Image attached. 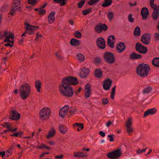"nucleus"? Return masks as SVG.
<instances>
[{"label": "nucleus", "mask_w": 159, "mask_h": 159, "mask_svg": "<svg viewBox=\"0 0 159 159\" xmlns=\"http://www.w3.org/2000/svg\"><path fill=\"white\" fill-rule=\"evenodd\" d=\"M91 9L89 8L83 11V14L84 15H86L91 11Z\"/></svg>", "instance_id": "5fc2aeb1"}, {"label": "nucleus", "mask_w": 159, "mask_h": 159, "mask_svg": "<svg viewBox=\"0 0 159 159\" xmlns=\"http://www.w3.org/2000/svg\"><path fill=\"white\" fill-rule=\"evenodd\" d=\"M147 148H145L141 150L140 149H139L136 151V153L138 154H139L141 153H142L143 152H144L146 151Z\"/></svg>", "instance_id": "4d7b16f0"}, {"label": "nucleus", "mask_w": 159, "mask_h": 159, "mask_svg": "<svg viewBox=\"0 0 159 159\" xmlns=\"http://www.w3.org/2000/svg\"><path fill=\"white\" fill-rule=\"evenodd\" d=\"M77 109L76 108H74L73 109H70L69 110V112L71 116H73L75 113L77 111Z\"/></svg>", "instance_id": "49530a36"}, {"label": "nucleus", "mask_w": 159, "mask_h": 159, "mask_svg": "<svg viewBox=\"0 0 159 159\" xmlns=\"http://www.w3.org/2000/svg\"><path fill=\"white\" fill-rule=\"evenodd\" d=\"M73 126H76L77 127H79L81 129H82L84 127V125L82 123H75L74 124H73Z\"/></svg>", "instance_id": "de8ad7c7"}, {"label": "nucleus", "mask_w": 159, "mask_h": 159, "mask_svg": "<svg viewBox=\"0 0 159 159\" xmlns=\"http://www.w3.org/2000/svg\"><path fill=\"white\" fill-rule=\"evenodd\" d=\"M153 66L155 67H159V57H155L152 61Z\"/></svg>", "instance_id": "c756f323"}, {"label": "nucleus", "mask_w": 159, "mask_h": 159, "mask_svg": "<svg viewBox=\"0 0 159 159\" xmlns=\"http://www.w3.org/2000/svg\"><path fill=\"white\" fill-rule=\"evenodd\" d=\"M31 91V87L30 84L26 83H25L20 86L19 90L20 96L24 100L29 97Z\"/></svg>", "instance_id": "f257e3e1"}, {"label": "nucleus", "mask_w": 159, "mask_h": 159, "mask_svg": "<svg viewBox=\"0 0 159 159\" xmlns=\"http://www.w3.org/2000/svg\"><path fill=\"white\" fill-rule=\"evenodd\" d=\"M60 91L64 96L68 97L72 96L73 95L72 87L61 83L60 85Z\"/></svg>", "instance_id": "7ed1b4c3"}, {"label": "nucleus", "mask_w": 159, "mask_h": 159, "mask_svg": "<svg viewBox=\"0 0 159 159\" xmlns=\"http://www.w3.org/2000/svg\"><path fill=\"white\" fill-rule=\"evenodd\" d=\"M5 155V152L4 151L2 152L0 151V156H1L2 158H5L4 156Z\"/></svg>", "instance_id": "e2e57ef3"}, {"label": "nucleus", "mask_w": 159, "mask_h": 159, "mask_svg": "<svg viewBox=\"0 0 159 159\" xmlns=\"http://www.w3.org/2000/svg\"><path fill=\"white\" fill-rule=\"evenodd\" d=\"M20 114L16 110H13L12 111V116L10 119L14 120H17L20 117Z\"/></svg>", "instance_id": "f3484780"}, {"label": "nucleus", "mask_w": 159, "mask_h": 159, "mask_svg": "<svg viewBox=\"0 0 159 159\" xmlns=\"http://www.w3.org/2000/svg\"><path fill=\"white\" fill-rule=\"evenodd\" d=\"M17 129L16 128L12 129L10 128H9L8 129V130L9 132H14V131H15L16 130H17Z\"/></svg>", "instance_id": "680f3d73"}, {"label": "nucleus", "mask_w": 159, "mask_h": 159, "mask_svg": "<svg viewBox=\"0 0 159 159\" xmlns=\"http://www.w3.org/2000/svg\"><path fill=\"white\" fill-rule=\"evenodd\" d=\"M61 83L68 86H70V85H76L78 84V81L76 77L68 76L62 79Z\"/></svg>", "instance_id": "20e7f679"}, {"label": "nucleus", "mask_w": 159, "mask_h": 159, "mask_svg": "<svg viewBox=\"0 0 159 159\" xmlns=\"http://www.w3.org/2000/svg\"><path fill=\"white\" fill-rule=\"evenodd\" d=\"M154 11L152 13V17L154 19L156 20L158 17L159 11L157 8L154 9Z\"/></svg>", "instance_id": "cd10ccee"}, {"label": "nucleus", "mask_w": 159, "mask_h": 159, "mask_svg": "<svg viewBox=\"0 0 159 159\" xmlns=\"http://www.w3.org/2000/svg\"><path fill=\"white\" fill-rule=\"evenodd\" d=\"M74 155L75 157H84L88 156V155L87 152L85 153L82 152H76L74 153Z\"/></svg>", "instance_id": "393cba45"}, {"label": "nucleus", "mask_w": 159, "mask_h": 159, "mask_svg": "<svg viewBox=\"0 0 159 159\" xmlns=\"http://www.w3.org/2000/svg\"><path fill=\"white\" fill-rule=\"evenodd\" d=\"M14 34L13 33H9V35L8 36H8L10 39H12L14 38Z\"/></svg>", "instance_id": "052dcab7"}, {"label": "nucleus", "mask_w": 159, "mask_h": 159, "mask_svg": "<svg viewBox=\"0 0 159 159\" xmlns=\"http://www.w3.org/2000/svg\"><path fill=\"white\" fill-rule=\"evenodd\" d=\"M102 71L100 69H96L95 70L94 75L96 77L100 78L102 77Z\"/></svg>", "instance_id": "c85d7f7f"}, {"label": "nucleus", "mask_w": 159, "mask_h": 159, "mask_svg": "<svg viewBox=\"0 0 159 159\" xmlns=\"http://www.w3.org/2000/svg\"><path fill=\"white\" fill-rule=\"evenodd\" d=\"M70 43L71 45L74 46H79L80 45V40L75 39H71Z\"/></svg>", "instance_id": "a878e982"}, {"label": "nucleus", "mask_w": 159, "mask_h": 159, "mask_svg": "<svg viewBox=\"0 0 159 159\" xmlns=\"http://www.w3.org/2000/svg\"><path fill=\"white\" fill-rule=\"evenodd\" d=\"M55 12L54 11L51 12L49 13L48 17V22L49 24H51L54 22L55 19Z\"/></svg>", "instance_id": "412c9836"}, {"label": "nucleus", "mask_w": 159, "mask_h": 159, "mask_svg": "<svg viewBox=\"0 0 159 159\" xmlns=\"http://www.w3.org/2000/svg\"><path fill=\"white\" fill-rule=\"evenodd\" d=\"M77 57L79 60L80 61H83L85 60V57L81 53L78 54L77 56Z\"/></svg>", "instance_id": "4c0bfd02"}, {"label": "nucleus", "mask_w": 159, "mask_h": 159, "mask_svg": "<svg viewBox=\"0 0 159 159\" xmlns=\"http://www.w3.org/2000/svg\"><path fill=\"white\" fill-rule=\"evenodd\" d=\"M132 14H129L128 16V21L131 23H133L134 21V19L132 17Z\"/></svg>", "instance_id": "864d4df0"}, {"label": "nucleus", "mask_w": 159, "mask_h": 159, "mask_svg": "<svg viewBox=\"0 0 159 159\" xmlns=\"http://www.w3.org/2000/svg\"><path fill=\"white\" fill-rule=\"evenodd\" d=\"M152 88L150 86L148 87L144 88L143 90V92L144 94L148 93L150 92L152 90Z\"/></svg>", "instance_id": "c9c22d12"}, {"label": "nucleus", "mask_w": 159, "mask_h": 159, "mask_svg": "<svg viewBox=\"0 0 159 159\" xmlns=\"http://www.w3.org/2000/svg\"><path fill=\"white\" fill-rule=\"evenodd\" d=\"M135 50L139 53L142 54H145L147 51L148 49L147 48L143 46L141 44L137 43L135 46Z\"/></svg>", "instance_id": "9d476101"}, {"label": "nucleus", "mask_w": 159, "mask_h": 159, "mask_svg": "<svg viewBox=\"0 0 159 159\" xmlns=\"http://www.w3.org/2000/svg\"><path fill=\"white\" fill-rule=\"evenodd\" d=\"M114 13L110 11L107 14L108 18L110 21H111L113 17Z\"/></svg>", "instance_id": "79ce46f5"}, {"label": "nucleus", "mask_w": 159, "mask_h": 159, "mask_svg": "<svg viewBox=\"0 0 159 159\" xmlns=\"http://www.w3.org/2000/svg\"><path fill=\"white\" fill-rule=\"evenodd\" d=\"M115 39V36L113 35L109 36L107 39V44L110 47L112 48H114Z\"/></svg>", "instance_id": "a211bd4d"}, {"label": "nucleus", "mask_w": 159, "mask_h": 159, "mask_svg": "<svg viewBox=\"0 0 159 159\" xmlns=\"http://www.w3.org/2000/svg\"><path fill=\"white\" fill-rule=\"evenodd\" d=\"M84 89V91L85 92V97L86 98H87L89 97L91 94L90 84H87L85 87Z\"/></svg>", "instance_id": "aec40b11"}, {"label": "nucleus", "mask_w": 159, "mask_h": 159, "mask_svg": "<svg viewBox=\"0 0 159 159\" xmlns=\"http://www.w3.org/2000/svg\"><path fill=\"white\" fill-rule=\"evenodd\" d=\"M112 83V81L110 79H107L104 81L103 85V88L105 90H109Z\"/></svg>", "instance_id": "4468645a"}, {"label": "nucleus", "mask_w": 159, "mask_h": 159, "mask_svg": "<svg viewBox=\"0 0 159 159\" xmlns=\"http://www.w3.org/2000/svg\"><path fill=\"white\" fill-rule=\"evenodd\" d=\"M95 31L98 33H101V27L100 26V23L95 26Z\"/></svg>", "instance_id": "a19ab883"}, {"label": "nucleus", "mask_w": 159, "mask_h": 159, "mask_svg": "<svg viewBox=\"0 0 159 159\" xmlns=\"http://www.w3.org/2000/svg\"><path fill=\"white\" fill-rule=\"evenodd\" d=\"M109 103V100L107 98H103L102 100V104L103 105L107 104Z\"/></svg>", "instance_id": "3c124183"}, {"label": "nucleus", "mask_w": 159, "mask_h": 159, "mask_svg": "<svg viewBox=\"0 0 159 159\" xmlns=\"http://www.w3.org/2000/svg\"><path fill=\"white\" fill-rule=\"evenodd\" d=\"M28 3L32 5L35 6L37 4V0H27Z\"/></svg>", "instance_id": "c03bdc74"}, {"label": "nucleus", "mask_w": 159, "mask_h": 159, "mask_svg": "<svg viewBox=\"0 0 159 159\" xmlns=\"http://www.w3.org/2000/svg\"><path fill=\"white\" fill-rule=\"evenodd\" d=\"M74 35L75 37L78 38H80L81 37V34L79 31H76L74 33Z\"/></svg>", "instance_id": "a18cd8bd"}, {"label": "nucleus", "mask_w": 159, "mask_h": 159, "mask_svg": "<svg viewBox=\"0 0 159 159\" xmlns=\"http://www.w3.org/2000/svg\"><path fill=\"white\" fill-rule=\"evenodd\" d=\"M68 129L67 127L65 126L60 125H59V130L60 132L62 134H66L67 131Z\"/></svg>", "instance_id": "bb28decb"}, {"label": "nucleus", "mask_w": 159, "mask_h": 159, "mask_svg": "<svg viewBox=\"0 0 159 159\" xmlns=\"http://www.w3.org/2000/svg\"><path fill=\"white\" fill-rule=\"evenodd\" d=\"M51 110L47 107L43 108L40 112V118L42 120L48 119L51 114Z\"/></svg>", "instance_id": "423d86ee"}, {"label": "nucleus", "mask_w": 159, "mask_h": 159, "mask_svg": "<svg viewBox=\"0 0 159 159\" xmlns=\"http://www.w3.org/2000/svg\"><path fill=\"white\" fill-rule=\"evenodd\" d=\"M6 6H3L1 8V11H5L7 7Z\"/></svg>", "instance_id": "69168bd1"}, {"label": "nucleus", "mask_w": 159, "mask_h": 159, "mask_svg": "<svg viewBox=\"0 0 159 159\" xmlns=\"http://www.w3.org/2000/svg\"><path fill=\"white\" fill-rule=\"evenodd\" d=\"M69 108L68 105H66L62 107L59 111V115L62 118H64L66 115Z\"/></svg>", "instance_id": "2eb2a0df"}, {"label": "nucleus", "mask_w": 159, "mask_h": 159, "mask_svg": "<svg viewBox=\"0 0 159 159\" xmlns=\"http://www.w3.org/2000/svg\"><path fill=\"white\" fill-rule=\"evenodd\" d=\"M142 56L140 54H137L135 52H132L130 54L129 58L131 59L135 60L141 59Z\"/></svg>", "instance_id": "b1692460"}, {"label": "nucleus", "mask_w": 159, "mask_h": 159, "mask_svg": "<svg viewBox=\"0 0 159 159\" xmlns=\"http://www.w3.org/2000/svg\"><path fill=\"white\" fill-rule=\"evenodd\" d=\"M94 63L95 64H101L102 62V60L100 57H96L94 58Z\"/></svg>", "instance_id": "f704fd0d"}, {"label": "nucleus", "mask_w": 159, "mask_h": 159, "mask_svg": "<svg viewBox=\"0 0 159 159\" xmlns=\"http://www.w3.org/2000/svg\"><path fill=\"white\" fill-rule=\"evenodd\" d=\"M121 152L120 149L109 153L107 155L108 157L111 159H117L121 156Z\"/></svg>", "instance_id": "1a4fd4ad"}, {"label": "nucleus", "mask_w": 159, "mask_h": 159, "mask_svg": "<svg viewBox=\"0 0 159 159\" xmlns=\"http://www.w3.org/2000/svg\"><path fill=\"white\" fill-rule=\"evenodd\" d=\"M13 3L12 5V9L10 11V14L12 16L15 15L14 11H20L21 5L20 0H13Z\"/></svg>", "instance_id": "0eeeda50"}, {"label": "nucleus", "mask_w": 159, "mask_h": 159, "mask_svg": "<svg viewBox=\"0 0 159 159\" xmlns=\"http://www.w3.org/2000/svg\"><path fill=\"white\" fill-rule=\"evenodd\" d=\"M89 69L84 68L82 70L80 73V76L81 78H85L89 74Z\"/></svg>", "instance_id": "4be33fe9"}, {"label": "nucleus", "mask_w": 159, "mask_h": 159, "mask_svg": "<svg viewBox=\"0 0 159 159\" xmlns=\"http://www.w3.org/2000/svg\"><path fill=\"white\" fill-rule=\"evenodd\" d=\"M25 25L26 26L25 31L22 35L21 36H25L26 34L27 33L30 34H33L34 33V31L39 28L38 26H33L26 23H25Z\"/></svg>", "instance_id": "6e6552de"}, {"label": "nucleus", "mask_w": 159, "mask_h": 159, "mask_svg": "<svg viewBox=\"0 0 159 159\" xmlns=\"http://www.w3.org/2000/svg\"><path fill=\"white\" fill-rule=\"evenodd\" d=\"M96 44L97 46L100 49H104L105 48V41L102 37L99 38L97 39Z\"/></svg>", "instance_id": "ddd939ff"}, {"label": "nucleus", "mask_w": 159, "mask_h": 159, "mask_svg": "<svg viewBox=\"0 0 159 159\" xmlns=\"http://www.w3.org/2000/svg\"><path fill=\"white\" fill-rule=\"evenodd\" d=\"M1 125L4 127H6L8 128V129L10 128H11L9 122H6L4 124H2Z\"/></svg>", "instance_id": "6e6d98bb"}, {"label": "nucleus", "mask_w": 159, "mask_h": 159, "mask_svg": "<svg viewBox=\"0 0 159 159\" xmlns=\"http://www.w3.org/2000/svg\"><path fill=\"white\" fill-rule=\"evenodd\" d=\"M10 135L16 137H19L20 136L18 133H15L13 134H10Z\"/></svg>", "instance_id": "0e129e2a"}, {"label": "nucleus", "mask_w": 159, "mask_h": 159, "mask_svg": "<svg viewBox=\"0 0 159 159\" xmlns=\"http://www.w3.org/2000/svg\"><path fill=\"white\" fill-rule=\"evenodd\" d=\"M103 58L105 62L108 64L112 65L115 62V57L112 53L105 52L103 55Z\"/></svg>", "instance_id": "39448f33"}, {"label": "nucleus", "mask_w": 159, "mask_h": 159, "mask_svg": "<svg viewBox=\"0 0 159 159\" xmlns=\"http://www.w3.org/2000/svg\"><path fill=\"white\" fill-rule=\"evenodd\" d=\"M86 0H81L79 2L78 4V7L79 8H81L84 4Z\"/></svg>", "instance_id": "8fccbe9b"}, {"label": "nucleus", "mask_w": 159, "mask_h": 159, "mask_svg": "<svg viewBox=\"0 0 159 159\" xmlns=\"http://www.w3.org/2000/svg\"><path fill=\"white\" fill-rule=\"evenodd\" d=\"M99 1V0H89L88 1V4L90 6H93L98 2Z\"/></svg>", "instance_id": "ea45409f"}, {"label": "nucleus", "mask_w": 159, "mask_h": 159, "mask_svg": "<svg viewBox=\"0 0 159 159\" xmlns=\"http://www.w3.org/2000/svg\"><path fill=\"white\" fill-rule=\"evenodd\" d=\"M141 14L143 20H146L149 14V11L148 9L146 7H143L141 10Z\"/></svg>", "instance_id": "dca6fc26"}, {"label": "nucleus", "mask_w": 159, "mask_h": 159, "mask_svg": "<svg viewBox=\"0 0 159 159\" xmlns=\"http://www.w3.org/2000/svg\"><path fill=\"white\" fill-rule=\"evenodd\" d=\"M150 70L149 66L143 63L139 64L137 68L136 73L139 76L145 77L148 75Z\"/></svg>", "instance_id": "f03ea898"}, {"label": "nucleus", "mask_w": 159, "mask_h": 159, "mask_svg": "<svg viewBox=\"0 0 159 159\" xmlns=\"http://www.w3.org/2000/svg\"><path fill=\"white\" fill-rule=\"evenodd\" d=\"M99 134L102 137H104L105 136V133L103 132L102 131H101L99 132Z\"/></svg>", "instance_id": "338daca9"}, {"label": "nucleus", "mask_w": 159, "mask_h": 159, "mask_svg": "<svg viewBox=\"0 0 159 159\" xmlns=\"http://www.w3.org/2000/svg\"><path fill=\"white\" fill-rule=\"evenodd\" d=\"M41 82L39 80L36 81L35 84V87L37 89V91L38 92H40L41 88Z\"/></svg>", "instance_id": "7c9ffc66"}, {"label": "nucleus", "mask_w": 159, "mask_h": 159, "mask_svg": "<svg viewBox=\"0 0 159 159\" xmlns=\"http://www.w3.org/2000/svg\"><path fill=\"white\" fill-rule=\"evenodd\" d=\"M134 35L135 36H139L140 35L141 32L140 28L138 26L136 27L134 31Z\"/></svg>", "instance_id": "72a5a7b5"}, {"label": "nucleus", "mask_w": 159, "mask_h": 159, "mask_svg": "<svg viewBox=\"0 0 159 159\" xmlns=\"http://www.w3.org/2000/svg\"><path fill=\"white\" fill-rule=\"evenodd\" d=\"M154 0H151L150 1V5L151 7L153 9H155L157 8V6L156 5L154 4Z\"/></svg>", "instance_id": "09e8293b"}, {"label": "nucleus", "mask_w": 159, "mask_h": 159, "mask_svg": "<svg viewBox=\"0 0 159 159\" xmlns=\"http://www.w3.org/2000/svg\"><path fill=\"white\" fill-rule=\"evenodd\" d=\"M157 111V109L155 108L150 109L147 110V111L144 112L143 117H145L150 114L153 115L155 114Z\"/></svg>", "instance_id": "5701e85b"}, {"label": "nucleus", "mask_w": 159, "mask_h": 159, "mask_svg": "<svg viewBox=\"0 0 159 159\" xmlns=\"http://www.w3.org/2000/svg\"><path fill=\"white\" fill-rule=\"evenodd\" d=\"M125 46L124 43L121 42L118 44L116 46V50L119 53H121L125 49Z\"/></svg>", "instance_id": "6ab92c4d"}, {"label": "nucleus", "mask_w": 159, "mask_h": 159, "mask_svg": "<svg viewBox=\"0 0 159 159\" xmlns=\"http://www.w3.org/2000/svg\"><path fill=\"white\" fill-rule=\"evenodd\" d=\"M154 38L156 41L159 40V34L158 33H155L154 35Z\"/></svg>", "instance_id": "bf43d9fd"}, {"label": "nucleus", "mask_w": 159, "mask_h": 159, "mask_svg": "<svg viewBox=\"0 0 159 159\" xmlns=\"http://www.w3.org/2000/svg\"><path fill=\"white\" fill-rule=\"evenodd\" d=\"M151 38V35L150 34L148 33H146L143 35L141 41L145 44L148 45L150 43Z\"/></svg>", "instance_id": "f8f14e48"}, {"label": "nucleus", "mask_w": 159, "mask_h": 159, "mask_svg": "<svg viewBox=\"0 0 159 159\" xmlns=\"http://www.w3.org/2000/svg\"><path fill=\"white\" fill-rule=\"evenodd\" d=\"M55 134V130L54 128H52L51 129V131H50L48 135L46 136V138L49 139L51 138Z\"/></svg>", "instance_id": "473e14b6"}, {"label": "nucleus", "mask_w": 159, "mask_h": 159, "mask_svg": "<svg viewBox=\"0 0 159 159\" xmlns=\"http://www.w3.org/2000/svg\"><path fill=\"white\" fill-rule=\"evenodd\" d=\"M46 13V10L43 8H40L39 11V15L42 16L44 15Z\"/></svg>", "instance_id": "37998d69"}, {"label": "nucleus", "mask_w": 159, "mask_h": 159, "mask_svg": "<svg viewBox=\"0 0 159 159\" xmlns=\"http://www.w3.org/2000/svg\"><path fill=\"white\" fill-rule=\"evenodd\" d=\"M116 86H115L111 90V96L110 97L111 98L112 100H114V96L115 95V91H116Z\"/></svg>", "instance_id": "e433bc0d"}, {"label": "nucleus", "mask_w": 159, "mask_h": 159, "mask_svg": "<svg viewBox=\"0 0 159 159\" xmlns=\"http://www.w3.org/2000/svg\"><path fill=\"white\" fill-rule=\"evenodd\" d=\"M100 26L101 27V32L102 31H106L108 27L105 24H102L100 23Z\"/></svg>", "instance_id": "58836bf2"}, {"label": "nucleus", "mask_w": 159, "mask_h": 159, "mask_svg": "<svg viewBox=\"0 0 159 159\" xmlns=\"http://www.w3.org/2000/svg\"><path fill=\"white\" fill-rule=\"evenodd\" d=\"M132 118L130 117H129L126 122V130L129 134L133 132V128L132 126Z\"/></svg>", "instance_id": "9b49d317"}, {"label": "nucleus", "mask_w": 159, "mask_h": 159, "mask_svg": "<svg viewBox=\"0 0 159 159\" xmlns=\"http://www.w3.org/2000/svg\"><path fill=\"white\" fill-rule=\"evenodd\" d=\"M55 55L57 59L60 60H62L63 59V57L61 55L60 52H56L55 53Z\"/></svg>", "instance_id": "603ef678"}, {"label": "nucleus", "mask_w": 159, "mask_h": 159, "mask_svg": "<svg viewBox=\"0 0 159 159\" xmlns=\"http://www.w3.org/2000/svg\"><path fill=\"white\" fill-rule=\"evenodd\" d=\"M114 135L113 134L108 135H107V137L110 138L109 141L110 142H113L114 141Z\"/></svg>", "instance_id": "13d9d810"}, {"label": "nucleus", "mask_w": 159, "mask_h": 159, "mask_svg": "<svg viewBox=\"0 0 159 159\" xmlns=\"http://www.w3.org/2000/svg\"><path fill=\"white\" fill-rule=\"evenodd\" d=\"M63 157V156L62 155L60 156H56L55 157V158L56 159L58 158L59 159H61Z\"/></svg>", "instance_id": "774afa93"}, {"label": "nucleus", "mask_w": 159, "mask_h": 159, "mask_svg": "<svg viewBox=\"0 0 159 159\" xmlns=\"http://www.w3.org/2000/svg\"><path fill=\"white\" fill-rule=\"evenodd\" d=\"M112 2V0H105L104 2L102 4V6L103 7L109 6L111 5Z\"/></svg>", "instance_id": "2f4dec72"}]
</instances>
